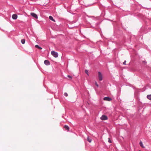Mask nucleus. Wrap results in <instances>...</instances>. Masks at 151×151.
Returning a JSON list of instances; mask_svg holds the SVG:
<instances>
[{
    "mask_svg": "<svg viewBox=\"0 0 151 151\" xmlns=\"http://www.w3.org/2000/svg\"><path fill=\"white\" fill-rule=\"evenodd\" d=\"M101 120H107V116L105 115H103L101 117Z\"/></svg>",
    "mask_w": 151,
    "mask_h": 151,
    "instance_id": "nucleus-3",
    "label": "nucleus"
},
{
    "mask_svg": "<svg viewBox=\"0 0 151 151\" xmlns=\"http://www.w3.org/2000/svg\"><path fill=\"white\" fill-rule=\"evenodd\" d=\"M51 55L55 58H57L58 55L57 52L52 51L51 52Z\"/></svg>",
    "mask_w": 151,
    "mask_h": 151,
    "instance_id": "nucleus-1",
    "label": "nucleus"
},
{
    "mask_svg": "<svg viewBox=\"0 0 151 151\" xmlns=\"http://www.w3.org/2000/svg\"><path fill=\"white\" fill-rule=\"evenodd\" d=\"M67 77L70 79L72 78V77L69 75H68Z\"/></svg>",
    "mask_w": 151,
    "mask_h": 151,
    "instance_id": "nucleus-17",
    "label": "nucleus"
},
{
    "mask_svg": "<svg viewBox=\"0 0 151 151\" xmlns=\"http://www.w3.org/2000/svg\"><path fill=\"white\" fill-rule=\"evenodd\" d=\"M104 100L105 101H111L112 99L109 97H105L104 98Z\"/></svg>",
    "mask_w": 151,
    "mask_h": 151,
    "instance_id": "nucleus-4",
    "label": "nucleus"
},
{
    "mask_svg": "<svg viewBox=\"0 0 151 151\" xmlns=\"http://www.w3.org/2000/svg\"><path fill=\"white\" fill-rule=\"evenodd\" d=\"M139 145L141 147H142V148H144L145 147L143 145L142 142L141 141H140V142Z\"/></svg>",
    "mask_w": 151,
    "mask_h": 151,
    "instance_id": "nucleus-10",
    "label": "nucleus"
},
{
    "mask_svg": "<svg viewBox=\"0 0 151 151\" xmlns=\"http://www.w3.org/2000/svg\"><path fill=\"white\" fill-rule=\"evenodd\" d=\"M35 47H36V48H38V49H40V50H41L42 49V48L39 47L38 45H36L35 46Z\"/></svg>",
    "mask_w": 151,
    "mask_h": 151,
    "instance_id": "nucleus-11",
    "label": "nucleus"
},
{
    "mask_svg": "<svg viewBox=\"0 0 151 151\" xmlns=\"http://www.w3.org/2000/svg\"><path fill=\"white\" fill-rule=\"evenodd\" d=\"M139 151H140V150H139Z\"/></svg>",
    "mask_w": 151,
    "mask_h": 151,
    "instance_id": "nucleus-21",
    "label": "nucleus"
},
{
    "mask_svg": "<svg viewBox=\"0 0 151 151\" xmlns=\"http://www.w3.org/2000/svg\"><path fill=\"white\" fill-rule=\"evenodd\" d=\"M109 140H108V142L110 143H111V141L109 138H108Z\"/></svg>",
    "mask_w": 151,
    "mask_h": 151,
    "instance_id": "nucleus-18",
    "label": "nucleus"
},
{
    "mask_svg": "<svg viewBox=\"0 0 151 151\" xmlns=\"http://www.w3.org/2000/svg\"><path fill=\"white\" fill-rule=\"evenodd\" d=\"M64 95L65 96H68V94L66 93H64Z\"/></svg>",
    "mask_w": 151,
    "mask_h": 151,
    "instance_id": "nucleus-16",
    "label": "nucleus"
},
{
    "mask_svg": "<svg viewBox=\"0 0 151 151\" xmlns=\"http://www.w3.org/2000/svg\"><path fill=\"white\" fill-rule=\"evenodd\" d=\"M98 73V78L99 81H101L102 80H103V76L101 73L99 72Z\"/></svg>",
    "mask_w": 151,
    "mask_h": 151,
    "instance_id": "nucleus-2",
    "label": "nucleus"
},
{
    "mask_svg": "<svg viewBox=\"0 0 151 151\" xmlns=\"http://www.w3.org/2000/svg\"><path fill=\"white\" fill-rule=\"evenodd\" d=\"M126 62V60H125L124 62L123 63V64L124 65H125Z\"/></svg>",
    "mask_w": 151,
    "mask_h": 151,
    "instance_id": "nucleus-20",
    "label": "nucleus"
},
{
    "mask_svg": "<svg viewBox=\"0 0 151 151\" xmlns=\"http://www.w3.org/2000/svg\"><path fill=\"white\" fill-rule=\"evenodd\" d=\"M64 128H65V129L66 130H67L68 131L69 130V127L67 125H65L64 127Z\"/></svg>",
    "mask_w": 151,
    "mask_h": 151,
    "instance_id": "nucleus-9",
    "label": "nucleus"
},
{
    "mask_svg": "<svg viewBox=\"0 0 151 151\" xmlns=\"http://www.w3.org/2000/svg\"><path fill=\"white\" fill-rule=\"evenodd\" d=\"M17 18V16L16 14H14L12 16V18L14 19H16Z\"/></svg>",
    "mask_w": 151,
    "mask_h": 151,
    "instance_id": "nucleus-6",
    "label": "nucleus"
},
{
    "mask_svg": "<svg viewBox=\"0 0 151 151\" xmlns=\"http://www.w3.org/2000/svg\"><path fill=\"white\" fill-rule=\"evenodd\" d=\"M147 98L149 100H151V95H148Z\"/></svg>",
    "mask_w": 151,
    "mask_h": 151,
    "instance_id": "nucleus-13",
    "label": "nucleus"
},
{
    "mask_svg": "<svg viewBox=\"0 0 151 151\" xmlns=\"http://www.w3.org/2000/svg\"><path fill=\"white\" fill-rule=\"evenodd\" d=\"M31 15L36 19H37L38 18V17L37 14L34 13H31Z\"/></svg>",
    "mask_w": 151,
    "mask_h": 151,
    "instance_id": "nucleus-5",
    "label": "nucleus"
},
{
    "mask_svg": "<svg viewBox=\"0 0 151 151\" xmlns=\"http://www.w3.org/2000/svg\"><path fill=\"white\" fill-rule=\"evenodd\" d=\"M87 140L89 142L91 143V142L92 139L88 137H87Z\"/></svg>",
    "mask_w": 151,
    "mask_h": 151,
    "instance_id": "nucleus-12",
    "label": "nucleus"
},
{
    "mask_svg": "<svg viewBox=\"0 0 151 151\" xmlns=\"http://www.w3.org/2000/svg\"><path fill=\"white\" fill-rule=\"evenodd\" d=\"M85 73L86 74H87L88 76H89L88 73V70H85Z\"/></svg>",
    "mask_w": 151,
    "mask_h": 151,
    "instance_id": "nucleus-15",
    "label": "nucleus"
},
{
    "mask_svg": "<svg viewBox=\"0 0 151 151\" xmlns=\"http://www.w3.org/2000/svg\"><path fill=\"white\" fill-rule=\"evenodd\" d=\"M49 19H50L51 20H52V21H53L54 22H55V19H53L52 17L51 16H50L49 17Z\"/></svg>",
    "mask_w": 151,
    "mask_h": 151,
    "instance_id": "nucleus-8",
    "label": "nucleus"
},
{
    "mask_svg": "<svg viewBox=\"0 0 151 151\" xmlns=\"http://www.w3.org/2000/svg\"><path fill=\"white\" fill-rule=\"evenodd\" d=\"M95 85L98 87H99V85H98V84L97 83V82H95Z\"/></svg>",
    "mask_w": 151,
    "mask_h": 151,
    "instance_id": "nucleus-19",
    "label": "nucleus"
},
{
    "mask_svg": "<svg viewBox=\"0 0 151 151\" xmlns=\"http://www.w3.org/2000/svg\"><path fill=\"white\" fill-rule=\"evenodd\" d=\"M21 42L22 44H24L25 42V40L24 39H22L21 40Z\"/></svg>",
    "mask_w": 151,
    "mask_h": 151,
    "instance_id": "nucleus-14",
    "label": "nucleus"
},
{
    "mask_svg": "<svg viewBox=\"0 0 151 151\" xmlns=\"http://www.w3.org/2000/svg\"><path fill=\"white\" fill-rule=\"evenodd\" d=\"M44 63L46 65H49L50 64L49 62L47 60H45Z\"/></svg>",
    "mask_w": 151,
    "mask_h": 151,
    "instance_id": "nucleus-7",
    "label": "nucleus"
}]
</instances>
